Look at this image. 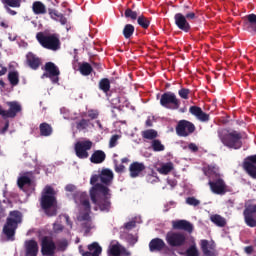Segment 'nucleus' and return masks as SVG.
<instances>
[{"instance_id":"obj_2","label":"nucleus","mask_w":256,"mask_h":256,"mask_svg":"<svg viewBox=\"0 0 256 256\" xmlns=\"http://www.w3.org/2000/svg\"><path fill=\"white\" fill-rule=\"evenodd\" d=\"M218 137L224 147L238 150L243 147V139H247V134L237 130L220 129L218 130Z\"/></svg>"},{"instance_id":"obj_4","label":"nucleus","mask_w":256,"mask_h":256,"mask_svg":"<svg viewBox=\"0 0 256 256\" xmlns=\"http://www.w3.org/2000/svg\"><path fill=\"white\" fill-rule=\"evenodd\" d=\"M23 219V214L19 210H14L9 213V217L6 219V223L3 227V233L7 237L8 241H15V232L19 223Z\"/></svg>"},{"instance_id":"obj_25","label":"nucleus","mask_w":256,"mask_h":256,"mask_svg":"<svg viewBox=\"0 0 256 256\" xmlns=\"http://www.w3.org/2000/svg\"><path fill=\"white\" fill-rule=\"evenodd\" d=\"M105 159H107L105 151L95 150L90 157V163H93L94 165H101V163L105 162Z\"/></svg>"},{"instance_id":"obj_34","label":"nucleus","mask_w":256,"mask_h":256,"mask_svg":"<svg viewBox=\"0 0 256 256\" xmlns=\"http://www.w3.org/2000/svg\"><path fill=\"white\" fill-rule=\"evenodd\" d=\"M98 87L103 93H109L111 91V81L108 78H102L98 83Z\"/></svg>"},{"instance_id":"obj_35","label":"nucleus","mask_w":256,"mask_h":256,"mask_svg":"<svg viewBox=\"0 0 256 256\" xmlns=\"http://www.w3.org/2000/svg\"><path fill=\"white\" fill-rule=\"evenodd\" d=\"M8 81L12 87H17L19 85V72L11 71L8 73Z\"/></svg>"},{"instance_id":"obj_39","label":"nucleus","mask_w":256,"mask_h":256,"mask_svg":"<svg viewBox=\"0 0 256 256\" xmlns=\"http://www.w3.org/2000/svg\"><path fill=\"white\" fill-rule=\"evenodd\" d=\"M93 127V123H91V120L89 119H81L79 122H76V129L78 131H84V129H87V127Z\"/></svg>"},{"instance_id":"obj_33","label":"nucleus","mask_w":256,"mask_h":256,"mask_svg":"<svg viewBox=\"0 0 256 256\" xmlns=\"http://www.w3.org/2000/svg\"><path fill=\"white\" fill-rule=\"evenodd\" d=\"M79 71L84 77H89V75L93 73V66H91L89 62H83L79 66Z\"/></svg>"},{"instance_id":"obj_10","label":"nucleus","mask_w":256,"mask_h":256,"mask_svg":"<svg viewBox=\"0 0 256 256\" xmlns=\"http://www.w3.org/2000/svg\"><path fill=\"white\" fill-rule=\"evenodd\" d=\"M93 149L91 140H82L75 143L74 151L78 159H89V151Z\"/></svg>"},{"instance_id":"obj_63","label":"nucleus","mask_w":256,"mask_h":256,"mask_svg":"<svg viewBox=\"0 0 256 256\" xmlns=\"http://www.w3.org/2000/svg\"><path fill=\"white\" fill-rule=\"evenodd\" d=\"M244 251L247 255H251L253 253V246H246Z\"/></svg>"},{"instance_id":"obj_18","label":"nucleus","mask_w":256,"mask_h":256,"mask_svg":"<svg viewBox=\"0 0 256 256\" xmlns=\"http://www.w3.org/2000/svg\"><path fill=\"white\" fill-rule=\"evenodd\" d=\"M189 113H191V115H194V117L202 123H207L211 119L209 114L203 112V109H201V107L199 106H191L189 108Z\"/></svg>"},{"instance_id":"obj_16","label":"nucleus","mask_w":256,"mask_h":256,"mask_svg":"<svg viewBox=\"0 0 256 256\" xmlns=\"http://www.w3.org/2000/svg\"><path fill=\"white\" fill-rule=\"evenodd\" d=\"M200 249L203 256H217V245L207 239L200 240Z\"/></svg>"},{"instance_id":"obj_54","label":"nucleus","mask_w":256,"mask_h":256,"mask_svg":"<svg viewBox=\"0 0 256 256\" xmlns=\"http://www.w3.org/2000/svg\"><path fill=\"white\" fill-rule=\"evenodd\" d=\"M89 213L90 212L85 211V213L79 217V221H91V216L89 215Z\"/></svg>"},{"instance_id":"obj_32","label":"nucleus","mask_w":256,"mask_h":256,"mask_svg":"<svg viewBox=\"0 0 256 256\" xmlns=\"http://www.w3.org/2000/svg\"><path fill=\"white\" fill-rule=\"evenodd\" d=\"M210 221L217 227H225V225H227V220L219 214L212 215Z\"/></svg>"},{"instance_id":"obj_44","label":"nucleus","mask_w":256,"mask_h":256,"mask_svg":"<svg viewBox=\"0 0 256 256\" xmlns=\"http://www.w3.org/2000/svg\"><path fill=\"white\" fill-rule=\"evenodd\" d=\"M25 185H31V178L28 176H22L18 179V187L23 189Z\"/></svg>"},{"instance_id":"obj_6","label":"nucleus","mask_w":256,"mask_h":256,"mask_svg":"<svg viewBox=\"0 0 256 256\" xmlns=\"http://www.w3.org/2000/svg\"><path fill=\"white\" fill-rule=\"evenodd\" d=\"M36 39L44 49H48L49 51H59V49H61V40L59 39V34H46L44 32H38L36 34Z\"/></svg>"},{"instance_id":"obj_49","label":"nucleus","mask_w":256,"mask_h":256,"mask_svg":"<svg viewBox=\"0 0 256 256\" xmlns=\"http://www.w3.org/2000/svg\"><path fill=\"white\" fill-rule=\"evenodd\" d=\"M112 101L115 105H119L121 107V106L125 105V103H127V98H125L123 96H118V97L114 98Z\"/></svg>"},{"instance_id":"obj_9","label":"nucleus","mask_w":256,"mask_h":256,"mask_svg":"<svg viewBox=\"0 0 256 256\" xmlns=\"http://www.w3.org/2000/svg\"><path fill=\"white\" fill-rule=\"evenodd\" d=\"M166 243L169 247H185V243H187V236L183 232H168L166 234Z\"/></svg>"},{"instance_id":"obj_41","label":"nucleus","mask_w":256,"mask_h":256,"mask_svg":"<svg viewBox=\"0 0 256 256\" xmlns=\"http://www.w3.org/2000/svg\"><path fill=\"white\" fill-rule=\"evenodd\" d=\"M157 135V131L154 129H149L142 132L143 139L155 140L157 139Z\"/></svg>"},{"instance_id":"obj_12","label":"nucleus","mask_w":256,"mask_h":256,"mask_svg":"<svg viewBox=\"0 0 256 256\" xmlns=\"http://www.w3.org/2000/svg\"><path fill=\"white\" fill-rule=\"evenodd\" d=\"M195 124L189 120H180L176 126V134L178 137H189L195 133Z\"/></svg>"},{"instance_id":"obj_15","label":"nucleus","mask_w":256,"mask_h":256,"mask_svg":"<svg viewBox=\"0 0 256 256\" xmlns=\"http://www.w3.org/2000/svg\"><path fill=\"white\" fill-rule=\"evenodd\" d=\"M256 213V204H250L248 205L244 211V222L247 225V227L255 228L256 227V219L253 215Z\"/></svg>"},{"instance_id":"obj_52","label":"nucleus","mask_w":256,"mask_h":256,"mask_svg":"<svg viewBox=\"0 0 256 256\" xmlns=\"http://www.w3.org/2000/svg\"><path fill=\"white\" fill-rule=\"evenodd\" d=\"M81 205H83L85 211L91 212V203L89 202V199L81 200Z\"/></svg>"},{"instance_id":"obj_7","label":"nucleus","mask_w":256,"mask_h":256,"mask_svg":"<svg viewBox=\"0 0 256 256\" xmlns=\"http://www.w3.org/2000/svg\"><path fill=\"white\" fill-rule=\"evenodd\" d=\"M160 105L164 109L175 111L181 107V100L173 92H165L160 97Z\"/></svg>"},{"instance_id":"obj_20","label":"nucleus","mask_w":256,"mask_h":256,"mask_svg":"<svg viewBox=\"0 0 256 256\" xmlns=\"http://www.w3.org/2000/svg\"><path fill=\"white\" fill-rule=\"evenodd\" d=\"M80 253L82 256H99L103 253V248L97 242H93L88 245V251H84L80 248Z\"/></svg>"},{"instance_id":"obj_5","label":"nucleus","mask_w":256,"mask_h":256,"mask_svg":"<svg viewBox=\"0 0 256 256\" xmlns=\"http://www.w3.org/2000/svg\"><path fill=\"white\" fill-rule=\"evenodd\" d=\"M184 9L187 10L184 11L185 15H183V13H176L174 15V22L180 31L189 33L191 31V24H189V21H195V19H197V14L191 11V7L189 6H184Z\"/></svg>"},{"instance_id":"obj_58","label":"nucleus","mask_w":256,"mask_h":256,"mask_svg":"<svg viewBox=\"0 0 256 256\" xmlns=\"http://www.w3.org/2000/svg\"><path fill=\"white\" fill-rule=\"evenodd\" d=\"M9 131V120L5 121L4 127L0 130L1 135H5Z\"/></svg>"},{"instance_id":"obj_61","label":"nucleus","mask_w":256,"mask_h":256,"mask_svg":"<svg viewBox=\"0 0 256 256\" xmlns=\"http://www.w3.org/2000/svg\"><path fill=\"white\" fill-rule=\"evenodd\" d=\"M120 255L131 256V252L127 251V249H125V248H120Z\"/></svg>"},{"instance_id":"obj_3","label":"nucleus","mask_w":256,"mask_h":256,"mask_svg":"<svg viewBox=\"0 0 256 256\" xmlns=\"http://www.w3.org/2000/svg\"><path fill=\"white\" fill-rule=\"evenodd\" d=\"M57 192L52 186H45L40 198V207L48 217L57 215Z\"/></svg>"},{"instance_id":"obj_64","label":"nucleus","mask_w":256,"mask_h":256,"mask_svg":"<svg viewBox=\"0 0 256 256\" xmlns=\"http://www.w3.org/2000/svg\"><path fill=\"white\" fill-rule=\"evenodd\" d=\"M94 68L98 70L99 73H101V71H103V67L101 66V64L99 63H94Z\"/></svg>"},{"instance_id":"obj_46","label":"nucleus","mask_w":256,"mask_h":256,"mask_svg":"<svg viewBox=\"0 0 256 256\" xmlns=\"http://www.w3.org/2000/svg\"><path fill=\"white\" fill-rule=\"evenodd\" d=\"M186 203L191 207H199V205H201V201H199L197 198L193 196L186 198Z\"/></svg>"},{"instance_id":"obj_40","label":"nucleus","mask_w":256,"mask_h":256,"mask_svg":"<svg viewBox=\"0 0 256 256\" xmlns=\"http://www.w3.org/2000/svg\"><path fill=\"white\" fill-rule=\"evenodd\" d=\"M151 148H152L153 151H155L156 153H159V152H161V151H165V145H163V144L161 143V140H159V139H154V140H152Z\"/></svg>"},{"instance_id":"obj_26","label":"nucleus","mask_w":256,"mask_h":256,"mask_svg":"<svg viewBox=\"0 0 256 256\" xmlns=\"http://www.w3.org/2000/svg\"><path fill=\"white\" fill-rule=\"evenodd\" d=\"M245 19V27L248 33L256 35V14H249Z\"/></svg>"},{"instance_id":"obj_31","label":"nucleus","mask_w":256,"mask_h":256,"mask_svg":"<svg viewBox=\"0 0 256 256\" xmlns=\"http://www.w3.org/2000/svg\"><path fill=\"white\" fill-rule=\"evenodd\" d=\"M186 256H200L199 248H197V242L195 238H191V245L185 251Z\"/></svg>"},{"instance_id":"obj_42","label":"nucleus","mask_w":256,"mask_h":256,"mask_svg":"<svg viewBox=\"0 0 256 256\" xmlns=\"http://www.w3.org/2000/svg\"><path fill=\"white\" fill-rule=\"evenodd\" d=\"M67 247H69V242H67V239L58 240L56 242V251L64 252L67 251Z\"/></svg>"},{"instance_id":"obj_13","label":"nucleus","mask_w":256,"mask_h":256,"mask_svg":"<svg viewBox=\"0 0 256 256\" xmlns=\"http://www.w3.org/2000/svg\"><path fill=\"white\" fill-rule=\"evenodd\" d=\"M55 251H57V245L53 238L49 236H44L41 240V253L43 256H55Z\"/></svg>"},{"instance_id":"obj_14","label":"nucleus","mask_w":256,"mask_h":256,"mask_svg":"<svg viewBox=\"0 0 256 256\" xmlns=\"http://www.w3.org/2000/svg\"><path fill=\"white\" fill-rule=\"evenodd\" d=\"M244 171L252 179H256V154L246 157L242 163Z\"/></svg>"},{"instance_id":"obj_29","label":"nucleus","mask_w":256,"mask_h":256,"mask_svg":"<svg viewBox=\"0 0 256 256\" xmlns=\"http://www.w3.org/2000/svg\"><path fill=\"white\" fill-rule=\"evenodd\" d=\"M39 130L41 137H51L53 135V126L47 122L41 123Z\"/></svg>"},{"instance_id":"obj_51","label":"nucleus","mask_w":256,"mask_h":256,"mask_svg":"<svg viewBox=\"0 0 256 256\" xmlns=\"http://www.w3.org/2000/svg\"><path fill=\"white\" fill-rule=\"evenodd\" d=\"M88 117H89V119H92V120L98 119L99 111H97V110H88Z\"/></svg>"},{"instance_id":"obj_27","label":"nucleus","mask_w":256,"mask_h":256,"mask_svg":"<svg viewBox=\"0 0 256 256\" xmlns=\"http://www.w3.org/2000/svg\"><path fill=\"white\" fill-rule=\"evenodd\" d=\"M149 249L151 253H155V251H163V249H165V241L161 238H154L149 243Z\"/></svg>"},{"instance_id":"obj_47","label":"nucleus","mask_w":256,"mask_h":256,"mask_svg":"<svg viewBox=\"0 0 256 256\" xmlns=\"http://www.w3.org/2000/svg\"><path fill=\"white\" fill-rule=\"evenodd\" d=\"M2 3L8 7H21V0H2Z\"/></svg>"},{"instance_id":"obj_21","label":"nucleus","mask_w":256,"mask_h":256,"mask_svg":"<svg viewBox=\"0 0 256 256\" xmlns=\"http://www.w3.org/2000/svg\"><path fill=\"white\" fill-rule=\"evenodd\" d=\"M25 256H37L39 254V244L35 240L25 242Z\"/></svg>"},{"instance_id":"obj_1","label":"nucleus","mask_w":256,"mask_h":256,"mask_svg":"<svg viewBox=\"0 0 256 256\" xmlns=\"http://www.w3.org/2000/svg\"><path fill=\"white\" fill-rule=\"evenodd\" d=\"M98 181H101L100 174H95L90 178V184L93 185L90 190V198L92 203L96 205L94 210L109 213L111 211V190L102 183H97Z\"/></svg>"},{"instance_id":"obj_19","label":"nucleus","mask_w":256,"mask_h":256,"mask_svg":"<svg viewBox=\"0 0 256 256\" xmlns=\"http://www.w3.org/2000/svg\"><path fill=\"white\" fill-rule=\"evenodd\" d=\"M173 229L178 231H185L186 233H193V225L187 220H176L172 222Z\"/></svg>"},{"instance_id":"obj_55","label":"nucleus","mask_w":256,"mask_h":256,"mask_svg":"<svg viewBox=\"0 0 256 256\" xmlns=\"http://www.w3.org/2000/svg\"><path fill=\"white\" fill-rule=\"evenodd\" d=\"M137 225V222L135 221H130V222H127L124 227L125 229H127L128 231H131V229H134V227H136Z\"/></svg>"},{"instance_id":"obj_36","label":"nucleus","mask_w":256,"mask_h":256,"mask_svg":"<svg viewBox=\"0 0 256 256\" xmlns=\"http://www.w3.org/2000/svg\"><path fill=\"white\" fill-rule=\"evenodd\" d=\"M137 23L142 29H149V25H151V18L140 15L137 18Z\"/></svg>"},{"instance_id":"obj_38","label":"nucleus","mask_w":256,"mask_h":256,"mask_svg":"<svg viewBox=\"0 0 256 256\" xmlns=\"http://www.w3.org/2000/svg\"><path fill=\"white\" fill-rule=\"evenodd\" d=\"M122 33L126 39H131V37H133V33H135V26H133V24H126Z\"/></svg>"},{"instance_id":"obj_37","label":"nucleus","mask_w":256,"mask_h":256,"mask_svg":"<svg viewBox=\"0 0 256 256\" xmlns=\"http://www.w3.org/2000/svg\"><path fill=\"white\" fill-rule=\"evenodd\" d=\"M173 168V162H168L162 164V166L158 168V173H160L161 175H169V173L172 172Z\"/></svg>"},{"instance_id":"obj_22","label":"nucleus","mask_w":256,"mask_h":256,"mask_svg":"<svg viewBox=\"0 0 256 256\" xmlns=\"http://www.w3.org/2000/svg\"><path fill=\"white\" fill-rule=\"evenodd\" d=\"M113 171L108 168H104L100 172V183L104 185V187H109L111 183H113Z\"/></svg>"},{"instance_id":"obj_48","label":"nucleus","mask_w":256,"mask_h":256,"mask_svg":"<svg viewBox=\"0 0 256 256\" xmlns=\"http://www.w3.org/2000/svg\"><path fill=\"white\" fill-rule=\"evenodd\" d=\"M189 93H191V90L188 88H181L178 91L179 97H181V99H185V100L189 99Z\"/></svg>"},{"instance_id":"obj_45","label":"nucleus","mask_w":256,"mask_h":256,"mask_svg":"<svg viewBox=\"0 0 256 256\" xmlns=\"http://www.w3.org/2000/svg\"><path fill=\"white\" fill-rule=\"evenodd\" d=\"M108 256H121V248L119 247V245H112Z\"/></svg>"},{"instance_id":"obj_30","label":"nucleus","mask_w":256,"mask_h":256,"mask_svg":"<svg viewBox=\"0 0 256 256\" xmlns=\"http://www.w3.org/2000/svg\"><path fill=\"white\" fill-rule=\"evenodd\" d=\"M32 11L34 15H45L47 13V7L41 1H35L32 4Z\"/></svg>"},{"instance_id":"obj_23","label":"nucleus","mask_w":256,"mask_h":256,"mask_svg":"<svg viewBox=\"0 0 256 256\" xmlns=\"http://www.w3.org/2000/svg\"><path fill=\"white\" fill-rule=\"evenodd\" d=\"M26 63L30 69L37 71L39 67H41V58L35 55L33 52H29L26 55Z\"/></svg>"},{"instance_id":"obj_50","label":"nucleus","mask_w":256,"mask_h":256,"mask_svg":"<svg viewBox=\"0 0 256 256\" xmlns=\"http://www.w3.org/2000/svg\"><path fill=\"white\" fill-rule=\"evenodd\" d=\"M121 136L115 134L113 135L111 138H110V141H109V147L110 148H113V147H117V142L119 141Z\"/></svg>"},{"instance_id":"obj_56","label":"nucleus","mask_w":256,"mask_h":256,"mask_svg":"<svg viewBox=\"0 0 256 256\" xmlns=\"http://www.w3.org/2000/svg\"><path fill=\"white\" fill-rule=\"evenodd\" d=\"M82 227L85 229V233H89V231H91V221L84 222Z\"/></svg>"},{"instance_id":"obj_24","label":"nucleus","mask_w":256,"mask_h":256,"mask_svg":"<svg viewBox=\"0 0 256 256\" xmlns=\"http://www.w3.org/2000/svg\"><path fill=\"white\" fill-rule=\"evenodd\" d=\"M145 169H146L145 164L141 162H133L129 166L130 177H132V179L139 177L141 173L145 171Z\"/></svg>"},{"instance_id":"obj_28","label":"nucleus","mask_w":256,"mask_h":256,"mask_svg":"<svg viewBox=\"0 0 256 256\" xmlns=\"http://www.w3.org/2000/svg\"><path fill=\"white\" fill-rule=\"evenodd\" d=\"M48 13L54 21H59L61 25H67V18L62 13H59V11L49 8Z\"/></svg>"},{"instance_id":"obj_59","label":"nucleus","mask_w":256,"mask_h":256,"mask_svg":"<svg viewBox=\"0 0 256 256\" xmlns=\"http://www.w3.org/2000/svg\"><path fill=\"white\" fill-rule=\"evenodd\" d=\"M188 149H190V151L193 153H197V151H199V147L195 143H190L188 145Z\"/></svg>"},{"instance_id":"obj_57","label":"nucleus","mask_w":256,"mask_h":256,"mask_svg":"<svg viewBox=\"0 0 256 256\" xmlns=\"http://www.w3.org/2000/svg\"><path fill=\"white\" fill-rule=\"evenodd\" d=\"M63 229L64 227L61 224H54L53 226L54 233H61Z\"/></svg>"},{"instance_id":"obj_60","label":"nucleus","mask_w":256,"mask_h":256,"mask_svg":"<svg viewBox=\"0 0 256 256\" xmlns=\"http://www.w3.org/2000/svg\"><path fill=\"white\" fill-rule=\"evenodd\" d=\"M146 179H147L148 183H155V181H157L158 178L153 175H148V176H146Z\"/></svg>"},{"instance_id":"obj_17","label":"nucleus","mask_w":256,"mask_h":256,"mask_svg":"<svg viewBox=\"0 0 256 256\" xmlns=\"http://www.w3.org/2000/svg\"><path fill=\"white\" fill-rule=\"evenodd\" d=\"M208 185L210 187V190L215 195H225L227 193V184L225 183V180L223 178H218L214 181H209Z\"/></svg>"},{"instance_id":"obj_8","label":"nucleus","mask_w":256,"mask_h":256,"mask_svg":"<svg viewBox=\"0 0 256 256\" xmlns=\"http://www.w3.org/2000/svg\"><path fill=\"white\" fill-rule=\"evenodd\" d=\"M8 110H4L3 107L0 106V115L2 119H15L18 113L23 111V107L17 101L6 102Z\"/></svg>"},{"instance_id":"obj_43","label":"nucleus","mask_w":256,"mask_h":256,"mask_svg":"<svg viewBox=\"0 0 256 256\" xmlns=\"http://www.w3.org/2000/svg\"><path fill=\"white\" fill-rule=\"evenodd\" d=\"M124 17H126V19H131L132 21H137V19H139L137 11H133L131 8L125 10Z\"/></svg>"},{"instance_id":"obj_62","label":"nucleus","mask_w":256,"mask_h":256,"mask_svg":"<svg viewBox=\"0 0 256 256\" xmlns=\"http://www.w3.org/2000/svg\"><path fill=\"white\" fill-rule=\"evenodd\" d=\"M7 73V67L3 66V64H0V77H3Z\"/></svg>"},{"instance_id":"obj_53","label":"nucleus","mask_w":256,"mask_h":256,"mask_svg":"<svg viewBox=\"0 0 256 256\" xmlns=\"http://www.w3.org/2000/svg\"><path fill=\"white\" fill-rule=\"evenodd\" d=\"M114 171L116 173H125V165H123V164H115Z\"/></svg>"},{"instance_id":"obj_11","label":"nucleus","mask_w":256,"mask_h":256,"mask_svg":"<svg viewBox=\"0 0 256 256\" xmlns=\"http://www.w3.org/2000/svg\"><path fill=\"white\" fill-rule=\"evenodd\" d=\"M45 73L42 75V79H50L52 83H59V76L61 75V71L59 67L55 65L53 62H47L44 65Z\"/></svg>"}]
</instances>
